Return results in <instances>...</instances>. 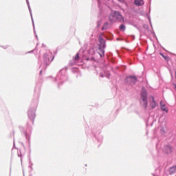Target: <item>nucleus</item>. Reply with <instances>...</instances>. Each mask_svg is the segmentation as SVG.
<instances>
[{
	"instance_id": "obj_4",
	"label": "nucleus",
	"mask_w": 176,
	"mask_h": 176,
	"mask_svg": "<svg viewBox=\"0 0 176 176\" xmlns=\"http://www.w3.org/2000/svg\"><path fill=\"white\" fill-rule=\"evenodd\" d=\"M149 105L153 109H155V107H157V103L155 100V98L153 96H150L149 98Z\"/></svg>"
},
{
	"instance_id": "obj_6",
	"label": "nucleus",
	"mask_w": 176,
	"mask_h": 176,
	"mask_svg": "<svg viewBox=\"0 0 176 176\" xmlns=\"http://www.w3.org/2000/svg\"><path fill=\"white\" fill-rule=\"evenodd\" d=\"M160 105L162 111H164L166 113L168 112V108L167 107V105H166V103L163 102V100L160 102Z\"/></svg>"
},
{
	"instance_id": "obj_19",
	"label": "nucleus",
	"mask_w": 176,
	"mask_h": 176,
	"mask_svg": "<svg viewBox=\"0 0 176 176\" xmlns=\"http://www.w3.org/2000/svg\"><path fill=\"white\" fill-rule=\"evenodd\" d=\"M100 76H102H102H103L102 74H100Z\"/></svg>"
},
{
	"instance_id": "obj_13",
	"label": "nucleus",
	"mask_w": 176,
	"mask_h": 176,
	"mask_svg": "<svg viewBox=\"0 0 176 176\" xmlns=\"http://www.w3.org/2000/svg\"><path fill=\"white\" fill-rule=\"evenodd\" d=\"M120 31H125L126 26L124 25H123V24L120 25Z\"/></svg>"
},
{
	"instance_id": "obj_17",
	"label": "nucleus",
	"mask_w": 176,
	"mask_h": 176,
	"mask_svg": "<svg viewBox=\"0 0 176 176\" xmlns=\"http://www.w3.org/2000/svg\"><path fill=\"white\" fill-rule=\"evenodd\" d=\"M161 133L163 134V133H164V128H162L161 129Z\"/></svg>"
},
{
	"instance_id": "obj_9",
	"label": "nucleus",
	"mask_w": 176,
	"mask_h": 176,
	"mask_svg": "<svg viewBox=\"0 0 176 176\" xmlns=\"http://www.w3.org/2000/svg\"><path fill=\"white\" fill-rule=\"evenodd\" d=\"M169 173L170 175H173V174L176 173V166L171 167L169 170Z\"/></svg>"
},
{
	"instance_id": "obj_14",
	"label": "nucleus",
	"mask_w": 176,
	"mask_h": 176,
	"mask_svg": "<svg viewBox=\"0 0 176 176\" xmlns=\"http://www.w3.org/2000/svg\"><path fill=\"white\" fill-rule=\"evenodd\" d=\"M107 28H108V23L106 22V23L104 24L103 27L102 28V30H107Z\"/></svg>"
},
{
	"instance_id": "obj_3",
	"label": "nucleus",
	"mask_w": 176,
	"mask_h": 176,
	"mask_svg": "<svg viewBox=\"0 0 176 176\" xmlns=\"http://www.w3.org/2000/svg\"><path fill=\"white\" fill-rule=\"evenodd\" d=\"M104 49H105V40H104V38L100 36H99V54L100 56V57H104V54L105 53V50H104Z\"/></svg>"
},
{
	"instance_id": "obj_5",
	"label": "nucleus",
	"mask_w": 176,
	"mask_h": 176,
	"mask_svg": "<svg viewBox=\"0 0 176 176\" xmlns=\"http://www.w3.org/2000/svg\"><path fill=\"white\" fill-rule=\"evenodd\" d=\"M126 82L129 85H135L137 78H135V76H129L126 78Z\"/></svg>"
},
{
	"instance_id": "obj_2",
	"label": "nucleus",
	"mask_w": 176,
	"mask_h": 176,
	"mask_svg": "<svg viewBox=\"0 0 176 176\" xmlns=\"http://www.w3.org/2000/svg\"><path fill=\"white\" fill-rule=\"evenodd\" d=\"M109 20L111 23L116 21V20H118V21H122V20H123V16H122L120 12L112 10L109 16Z\"/></svg>"
},
{
	"instance_id": "obj_20",
	"label": "nucleus",
	"mask_w": 176,
	"mask_h": 176,
	"mask_svg": "<svg viewBox=\"0 0 176 176\" xmlns=\"http://www.w3.org/2000/svg\"><path fill=\"white\" fill-rule=\"evenodd\" d=\"M51 61H53V58L51 60Z\"/></svg>"
},
{
	"instance_id": "obj_10",
	"label": "nucleus",
	"mask_w": 176,
	"mask_h": 176,
	"mask_svg": "<svg viewBox=\"0 0 176 176\" xmlns=\"http://www.w3.org/2000/svg\"><path fill=\"white\" fill-rule=\"evenodd\" d=\"M165 151H166V153H171L172 148H171V147L170 146H166L165 147Z\"/></svg>"
},
{
	"instance_id": "obj_8",
	"label": "nucleus",
	"mask_w": 176,
	"mask_h": 176,
	"mask_svg": "<svg viewBox=\"0 0 176 176\" xmlns=\"http://www.w3.org/2000/svg\"><path fill=\"white\" fill-rule=\"evenodd\" d=\"M144 0H134V5L135 6H144Z\"/></svg>"
},
{
	"instance_id": "obj_12",
	"label": "nucleus",
	"mask_w": 176,
	"mask_h": 176,
	"mask_svg": "<svg viewBox=\"0 0 176 176\" xmlns=\"http://www.w3.org/2000/svg\"><path fill=\"white\" fill-rule=\"evenodd\" d=\"M44 58L45 61H50V58L49 57V55L47 54H44Z\"/></svg>"
},
{
	"instance_id": "obj_15",
	"label": "nucleus",
	"mask_w": 176,
	"mask_h": 176,
	"mask_svg": "<svg viewBox=\"0 0 176 176\" xmlns=\"http://www.w3.org/2000/svg\"><path fill=\"white\" fill-rule=\"evenodd\" d=\"M120 3H124V0H117Z\"/></svg>"
},
{
	"instance_id": "obj_16",
	"label": "nucleus",
	"mask_w": 176,
	"mask_h": 176,
	"mask_svg": "<svg viewBox=\"0 0 176 176\" xmlns=\"http://www.w3.org/2000/svg\"><path fill=\"white\" fill-rule=\"evenodd\" d=\"M78 58H79V54H77L75 56V60H78Z\"/></svg>"
},
{
	"instance_id": "obj_11",
	"label": "nucleus",
	"mask_w": 176,
	"mask_h": 176,
	"mask_svg": "<svg viewBox=\"0 0 176 176\" xmlns=\"http://www.w3.org/2000/svg\"><path fill=\"white\" fill-rule=\"evenodd\" d=\"M27 3H28V6L29 12H30V15H31L32 21V23H34V19H32V11H31V7H30V3L28 2V1H27Z\"/></svg>"
},
{
	"instance_id": "obj_7",
	"label": "nucleus",
	"mask_w": 176,
	"mask_h": 176,
	"mask_svg": "<svg viewBox=\"0 0 176 176\" xmlns=\"http://www.w3.org/2000/svg\"><path fill=\"white\" fill-rule=\"evenodd\" d=\"M28 117L31 119V120H34V119H35V110H29Z\"/></svg>"
},
{
	"instance_id": "obj_18",
	"label": "nucleus",
	"mask_w": 176,
	"mask_h": 176,
	"mask_svg": "<svg viewBox=\"0 0 176 176\" xmlns=\"http://www.w3.org/2000/svg\"><path fill=\"white\" fill-rule=\"evenodd\" d=\"M150 24H151V25L152 26V23H151V21H150Z\"/></svg>"
},
{
	"instance_id": "obj_1",
	"label": "nucleus",
	"mask_w": 176,
	"mask_h": 176,
	"mask_svg": "<svg viewBox=\"0 0 176 176\" xmlns=\"http://www.w3.org/2000/svg\"><path fill=\"white\" fill-rule=\"evenodd\" d=\"M140 104L144 108L148 107V93L146 92V89H145V88L142 89Z\"/></svg>"
}]
</instances>
